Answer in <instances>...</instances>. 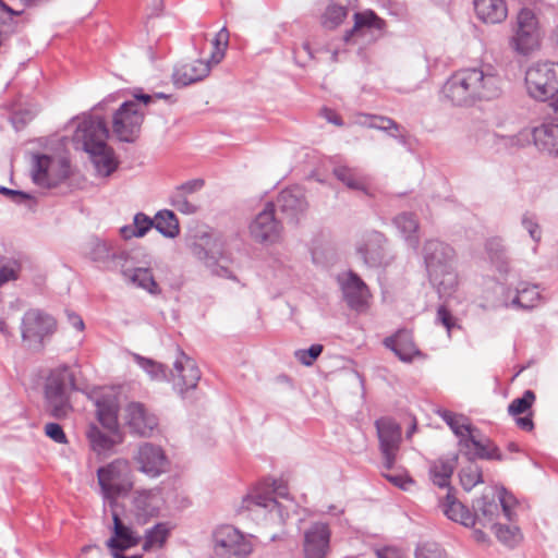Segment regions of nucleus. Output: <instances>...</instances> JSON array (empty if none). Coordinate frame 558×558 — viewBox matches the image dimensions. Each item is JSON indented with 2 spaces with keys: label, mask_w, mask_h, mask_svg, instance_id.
I'll return each instance as SVG.
<instances>
[{
  "label": "nucleus",
  "mask_w": 558,
  "mask_h": 558,
  "mask_svg": "<svg viewBox=\"0 0 558 558\" xmlns=\"http://www.w3.org/2000/svg\"><path fill=\"white\" fill-rule=\"evenodd\" d=\"M441 93L451 105L469 108L498 98L502 94V77L488 63L463 68L447 78Z\"/></svg>",
  "instance_id": "nucleus-1"
},
{
  "label": "nucleus",
  "mask_w": 558,
  "mask_h": 558,
  "mask_svg": "<svg viewBox=\"0 0 558 558\" xmlns=\"http://www.w3.org/2000/svg\"><path fill=\"white\" fill-rule=\"evenodd\" d=\"M109 130L100 117H86L76 126L73 142L89 155L97 174L109 177L118 168L114 151L107 145Z\"/></svg>",
  "instance_id": "nucleus-2"
},
{
  "label": "nucleus",
  "mask_w": 558,
  "mask_h": 558,
  "mask_svg": "<svg viewBox=\"0 0 558 558\" xmlns=\"http://www.w3.org/2000/svg\"><path fill=\"white\" fill-rule=\"evenodd\" d=\"M422 255L428 279L439 296L452 295L458 287L453 247L442 241L432 239L424 243Z\"/></svg>",
  "instance_id": "nucleus-3"
},
{
  "label": "nucleus",
  "mask_w": 558,
  "mask_h": 558,
  "mask_svg": "<svg viewBox=\"0 0 558 558\" xmlns=\"http://www.w3.org/2000/svg\"><path fill=\"white\" fill-rule=\"evenodd\" d=\"M244 505L250 511L262 512L271 522L280 524L296 509L287 485L281 481L257 486L244 499Z\"/></svg>",
  "instance_id": "nucleus-4"
},
{
  "label": "nucleus",
  "mask_w": 558,
  "mask_h": 558,
  "mask_svg": "<svg viewBox=\"0 0 558 558\" xmlns=\"http://www.w3.org/2000/svg\"><path fill=\"white\" fill-rule=\"evenodd\" d=\"M438 413L459 438L458 444L464 456L470 459L480 458L497 461L504 459L499 448L492 440L484 437L480 429L471 424L469 417L448 410Z\"/></svg>",
  "instance_id": "nucleus-5"
},
{
  "label": "nucleus",
  "mask_w": 558,
  "mask_h": 558,
  "mask_svg": "<svg viewBox=\"0 0 558 558\" xmlns=\"http://www.w3.org/2000/svg\"><path fill=\"white\" fill-rule=\"evenodd\" d=\"M525 84L531 97L548 101L558 111V63L537 62L525 74Z\"/></svg>",
  "instance_id": "nucleus-6"
},
{
  "label": "nucleus",
  "mask_w": 558,
  "mask_h": 558,
  "mask_svg": "<svg viewBox=\"0 0 558 558\" xmlns=\"http://www.w3.org/2000/svg\"><path fill=\"white\" fill-rule=\"evenodd\" d=\"M74 388V375L70 367L63 365L50 373L45 387V397L46 408L51 416L63 418L70 413L72 407L69 391Z\"/></svg>",
  "instance_id": "nucleus-7"
},
{
  "label": "nucleus",
  "mask_w": 558,
  "mask_h": 558,
  "mask_svg": "<svg viewBox=\"0 0 558 558\" xmlns=\"http://www.w3.org/2000/svg\"><path fill=\"white\" fill-rule=\"evenodd\" d=\"M541 40L542 28L536 14L531 9H521L508 39L509 48L519 56L527 57L539 49Z\"/></svg>",
  "instance_id": "nucleus-8"
},
{
  "label": "nucleus",
  "mask_w": 558,
  "mask_h": 558,
  "mask_svg": "<svg viewBox=\"0 0 558 558\" xmlns=\"http://www.w3.org/2000/svg\"><path fill=\"white\" fill-rule=\"evenodd\" d=\"M97 478L101 493L108 500L126 495L133 487L130 463L125 459H116L99 468Z\"/></svg>",
  "instance_id": "nucleus-9"
},
{
  "label": "nucleus",
  "mask_w": 558,
  "mask_h": 558,
  "mask_svg": "<svg viewBox=\"0 0 558 558\" xmlns=\"http://www.w3.org/2000/svg\"><path fill=\"white\" fill-rule=\"evenodd\" d=\"M216 554L225 558H243L253 550L251 536L232 525H221L214 532Z\"/></svg>",
  "instance_id": "nucleus-10"
},
{
  "label": "nucleus",
  "mask_w": 558,
  "mask_h": 558,
  "mask_svg": "<svg viewBox=\"0 0 558 558\" xmlns=\"http://www.w3.org/2000/svg\"><path fill=\"white\" fill-rule=\"evenodd\" d=\"M143 121L144 112L140 109L138 105L132 100L125 101L113 116V134L121 142L132 143L137 137Z\"/></svg>",
  "instance_id": "nucleus-11"
},
{
  "label": "nucleus",
  "mask_w": 558,
  "mask_h": 558,
  "mask_svg": "<svg viewBox=\"0 0 558 558\" xmlns=\"http://www.w3.org/2000/svg\"><path fill=\"white\" fill-rule=\"evenodd\" d=\"M379 440V450L383 454V466L392 469L401 444V427L390 417H380L375 422Z\"/></svg>",
  "instance_id": "nucleus-12"
},
{
  "label": "nucleus",
  "mask_w": 558,
  "mask_h": 558,
  "mask_svg": "<svg viewBox=\"0 0 558 558\" xmlns=\"http://www.w3.org/2000/svg\"><path fill=\"white\" fill-rule=\"evenodd\" d=\"M282 225L275 216V205L267 203L248 226L250 235L260 244H274L281 239Z\"/></svg>",
  "instance_id": "nucleus-13"
},
{
  "label": "nucleus",
  "mask_w": 558,
  "mask_h": 558,
  "mask_svg": "<svg viewBox=\"0 0 558 558\" xmlns=\"http://www.w3.org/2000/svg\"><path fill=\"white\" fill-rule=\"evenodd\" d=\"M133 461L140 472L153 478L169 469V460L163 449L151 442H142L133 454Z\"/></svg>",
  "instance_id": "nucleus-14"
},
{
  "label": "nucleus",
  "mask_w": 558,
  "mask_h": 558,
  "mask_svg": "<svg viewBox=\"0 0 558 558\" xmlns=\"http://www.w3.org/2000/svg\"><path fill=\"white\" fill-rule=\"evenodd\" d=\"M54 330V318L40 310L32 308L22 318L21 335L23 341H35L40 344L43 339Z\"/></svg>",
  "instance_id": "nucleus-15"
},
{
  "label": "nucleus",
  "mask_w": 558,
  "mask_h": 558,
  "mask_svg": "<svg viewBox=\"0 0 558 558\" xmlns=\"http://www.w3.org/2000/svg\"><path fill=\"white\" fill-rule=\"evenodd\" d=\"M123 420L130 433L141 437H150L158 426L157 416L141 402L126 404Z\"/></svg>",
  "instance_id": "nucleus-16"
},
{
  "label": "nucleus",
  "mask_w": 558,
  "mask_h": 558,
  "mask_svg": "<svg viewBox=\"0 0 558 558\" xmlns=\"http://www.w3.org/2000/svg\"><path fill=\"white\" fill-rule=\"evenodd\" d=\"M331 532L323 522L311 524L303 534V558H326L330 549Z\"/></svg>",
  "instance_id": "nucleus-17"
},
{
  "label": "nucleus",
  "mask_w": 558,
  "mask_h": 558,
  "mask_svg": "<svg viewBox=\"0 0 558 558\" xmlns=\"http://www.w3.org/2000/svg\"><path fill=\"white\" fill-rule=\"evenodd\" d=\"M199 379L201 372L196 363L180 351L169 379L172 381L173 389L183 395L185 391L195 389Z\"/></svg>",
  "instance_id": "nucleus-18"
},
{
  "label": "nucleus",
  "mask_w": 558,
  "mask_h": 558,
  "mask_svg": "<svg viewBox=\"0 0 558 558\" xmlns=\"http://www.w3.org/2000/svg\"><path fill=\"white\" fill-rule=\"evenodd\" d=\"M277 206L289 221L298 222L307 209L303 190L299 186L283 190L277 198Z\"/></svg>",
  "instance_id": "nucleus-19"
},
{
  "label": "nucleus",
  "mask_w": 558,
  "mask_h": 558,
  "mask_svg": "<svg viewBox=\"0 0 558 558\" xmlns=\"http://www.w3.org/2000/svg\"><path fill=\"white\" fill-rule=\"evenodd\" d=\"M343 296L348 305L355 311H363L371 298L368 287L354 272L347 274L345 279L341 282Z\"/></svg>",
  "instance_id": "nucleus-20"
},
{
  "label": "nucleus",
  "mask_w": 558,
  "mask_h": 558,
  "mask_svg": "<svg viewBox=\"0 0 558 558\" xmlns=\"http://www.w3.org/2000/svg\"><path fill=\"white\" fill-rule=\"evenodd\" d=\"M354 123L362 128L385 132L398 140L399 143L407 144V135L403 133V128L391 118L379 114L357 113L354 118Z\"/></svg>",
  "instance_id": "nucleus-21"
},
{
  "label": "nucleus",
  "mask_w": 558,
  "mask_h": 558,
  "mask_svg": "<svg viewBox=\"0 0 558 558\" xmlns=\"http://www.w3.org/2000/svg\"><path fill=\"white\" fill-rule=\"evenodd\" d=\"M206 245L208 248H204L201 244H194L192 247L193 254L205 263V265L209 268H211V272L219 277H226L231 278L232 274L231 271L225 267L219 266L217 264L218 259L222 257V242L218 239L214 240L213 242L208 238L206 240Z\"/></svg>",
  "instance_id": "nucleus-22"
},
{
  "label": "nucleus",
  "mask_w": 558,
  "mask_h": 558,
  "mask_svg": "<svg viewBox=\"0 0 558 558\" xmlns=\"http://www.w3.org/2000/svg\"><path fill=\"white\" fill-rule=\"evenodd\" d=\"M113 535L107 539L106 546L109 550H128L141 542V536L130 526L125 525L117 512H112Z\"/></svg>",
  "instance_id": "nucleus-23"
},
{
  "label": "nucleus",
  "mask_w": 558,
  "mask_h": 558,
  "mask_svg": "<svg viewBox=\"0 0 558 558\" xmlns=\"http://www.w3.org/2000/svg\"><path fill=\"white\" fill-rule=\"evenodd\" d=\"M210 72L209 62L194 60L192 62L178 65L172 74L173 84L177 86H187L202 81Z\"/></svg>",
  "instance_id": "nucleus-24"
},
{
  "label": "nucleus",
  "mask_w": 558,
  "mask_h": 558,
  "mask_svg": "<svg viewBox=\"0 0 558 558\" xmlns=\"http://www.w3.org/2000/svg\"><path fill=\"white\" fill-rule=\"evenodd\" d=\"M473 3L477 19L485 24H500L508 16L505 0H474Z\"/></svg>",
  "instance_id": "nucleus-25"
},
{
  "label": "nucleus",
  "mask_w": 558,
  "mask_h": 558,
  "mask_svg": "<svg viewBox=\"0 0 558 558\" xmlns=\"http://www.w3.org/2000/svg\"><path fill=\"white\" fill-rule=\"evenodd\" d=\"M86 437L90 449L97 454H107L112 448L122 441L120 432L117 434L102 432L98 426L92 424L86 430Z\"/></svg>",
  "instance_id": "nucleus-26"
},
{
  "label": "nucleus",
  "mask_w": 558,
  "mask_h": 558,
  "mask_svg": "<svg viewBox=\"0 0 558 558\" xmlns=\"http://www.w3.org/2000/svg\"><path fill=\"white\" fill-rule=\"evenodd\" d=\"M473 511L474 526L480 524L483 527H492L499 517V504L494 497L483 495L473 504Z\"/></svg>",
  "instance_id": "nucleus-27"
},
{
  "label": "nucleus",
  "mask_w": 558,
  "mask_h": 558,
  "mask_svg": "<svg viewBox=\"0 0 558 558\" xmlns=\"http://www.w3.org/2000/svg\"><path fill=\"white\" fill-rule=\"evenodd\" d=\"M384 343L403 362H411L420 354L411 333L407 330H400L395 336L386 338Z\"/></svg>",
  "instance_id": "nucleus-28"
},
{
  "label": "nucleus",
  "mask_w": 558,
  "mask_h": 558,
  "mask_svg": "<svg viewBox=\"0 0 558 558\" xmlns=\"http://www.w3.org/2000/svg\"><path fill=\"white\" fill-rule=\"evenodd\" d=\"M535 146L549 155L558 156V124L544 123L531 132Z\"/></svg>",
  "instance_id": "nucleus-29"
},
{
  "label": "nucleus",
  "mask_w": 558,
  "mask_h": 558,
  "mask_svg": "<svg viewBox=\"0 0 558 558\" xmlns=\"http://www.w3.org/2000/svg\"><path fill=\"white\" fill-rule=\"evenodd\" d=\"M458 463V453L440 457L429 465V475L433 483L441 488L449 487L451 475Z\"/></svg>",
  "instance_id": "nucleus-30"
},
{
  "label": "nucleus",
  "mask_w": 558,
  "mask_h": 558,
  "mask_svg": "<svg viewBox=\"0 0 558 558\" xmlns=\"http://www.w3.org/2000/svg\"><path fill=\"white\" fill-rule=\"evenodd\" d=\"M444 514L451 521L459 522L464 526H474V518L472 512L461 504L450 490L447 493L444 500L440 502Z\"/></svg>",
  "instance_id": "nucleus-31"
},
{
  "label": "nucleus",
  "mask_w": 558,
  "mask_h": 558,
  "mask_svg": "<svg viewBox=\"0 0 558 558\" xmlns=\"http://www.w3.org/2000/svg\"><path fill=\"white\" fill-rule=\"evenodd\" d=\"M384 242L385 236L383 233L373 232L369 234L367 242L359 247V252L367 265L378 267L385 263V254L383 250Z\"/></svg>",
  "instance_id": "nucleus-32"
},
{
  "label": "nucleus",
  "mask_w": 558,
  "mask_h": 558,
  "mask_svg": "<svg viewBox=\"0 0 558 558\" xmlns=\"http://www.w3.org/2000/svg\"><path fill=\"white\" fill-rule=\"evenodd\" d=\"M385 27V21L378 17L373 11H364L357 12L354 14V25L351 31H349L344 40L349 41L351 37L355 34L364 35L366 29H376L381 32Z\"/></svg>",
  "instance_id": "nucleus-33"
},
{
  "label": "nucleus",
  "mask_w": 558,
  "mask_h": 558,
  "mask_svg": "<svg viewBox=\"0 0 558 558\" xmlns=\"http://www.w3.org/2000/svg\"><path fill=\"white\" fill-rule=\"evenodd\" d=\"M88 255L92 260L100 264H107L114 258H122L123 252L117 253L110 242L95 238L87 244Z\"/></svg>",
  "instance_id": "nucleus-34"
},
{
  "label": "nucleus",
  "mask_w": 558,
  "mask_h": 558,
  "mask_svg": "<svg viewBox=\"0 0 558 558\" xmlns=\"http://www.w3.org/2000/svg\"><path fill=\"white\" fill-rule=\"evenodd\" d=\"M539 299L537 286L521 282L515 289V295L507 306L529 310L535 306Z\"/></svg>",
  "instance_id": "nucleus-35"
},
{
  "label": "nucleus",
  "mask_w": 558,
  "mask_h": 558,
  "mask_svg": "<svg viewBox=\"0 0 558 558\" xmlns=\"http://www.w3.org/2000/svg\"><path fill=\"white\" fill-rule=\"evenodd\" d=\"M97 417L100 424L112 434L119 432L118 405L113 401L98 400Z\"/></svg>",
  "instance_id": "nucleus-36"
},
{
  "label": "nucleus",
  "mask_w": 558,
  "mask_h": 558,
  "mask_svg": "<svg viewBox=\"0 0 558 558\" xmlns=\"http://www.w3.org/2000/svg\"><path fill=\"white\" fill-rule=\"evenodd\" d=\"M156 228L166 238H175L180 233V227L175 215L171 210H160L153 219Z\"/></svg>",
  "instance_id": "nucleus-37"
},
{
  "label": "nucleus",
  "mask_w": 558,
  "mask_h": 558,
  "mask_svg": "<svg viewBox=\"0 0 558 558\" xmlns=\"http://www.w3.org/2000/svg\"><path fill=\"white\" fill-rule=\"evenodd\" d=\"M393 222L409 244L416 248L418 239L415 233L418 229V221L414 215L409 213L400 214L395 218Z\"/></svg>",
  "instance_id": "nucleus-38"
},
{
  "label": "nucleus",
  "mask_w": 558,
  "mask_h": 558,
  "mask_svg": "<svg viewBox=\"0 0 558 558\" xmlns=\"http://www.w3.org/2000/svg\"><path fill=\"white\" fill-rule=\"evenodd\" d=\"M332 172L339 181L351 190H363L365 186L362 174L355 168L339 165L333 168Z\"/></svg>",
  "instance_id": "nucleus-39"
},
{
  "label": "nucleus",
  "mask_w": 558,
  "mask_h": 558,
  "mask_svg": "<svg viewBox=\"0 0 558 558\" xmlns=\"http://www.w3.org/2000/svg\"><path fill=\"white\" fill-rule=\"evenodd\" d=\"M51 163V157L47 155L36 156L33 169V180L36 184L45 187H50L54 184L49 174Z\"/></svg>",
  "instance_id": "nucleus-40"
},
{
  "label": "nucleus",
  "mask_w": 558,
  "mask_h": 558,
  "mask_svg": "<svg viewBox=\"0 0 558 558\" xmlns=\"http://www.w3.org/2000/svg\"><path fill=\"white\" fill-rule=\"evenodd\" d=\"M469 463L460 470L459 477L462 487L471 490L477 484L483 483L482 469L474 462L476 458H468Z\"/></svg>",
  "instance_id": "nucleus-41"
},
{
  "label": "nucleus",
  "mask_w": 558,
  "mask_h": 558,
  "mask_svg": "<svg viewBox=\"0 0 558 558\" xmlns=\"http://www.w3.org/2000/svg\"><path fill=\"white\" fill-rule=\"evenodd\" d=\"M169 532L170 530L166 523H157L146 531L143 549L149 551L154 547H162L168 538Z\"/></svg>",
  "instance_id": "nucleus-42"
},
{
  "label": "nucleus",
  "mask_w": 558,
  "mask_h": 558,
  "mask_svg": "<svg viewBox=\"0 0 558 558\" xmlns=\"http://www.w3.org/2000/svg\"><path fill=\"white\" fill-rule=\"evenodd\" d=\"M129 278L134 284L146 290L150 294L160 293V288L148 268H135Z\"/></svg>",
  "instance_id": "nucleus-43"
},
{
  "label": "nucleus",
  "mask_w": 558,
  "mask_h": 558,
  "mask_svg": "<svg viewBox=\"0 0 558 558\" xmlns=\"http://www.w3.org/2000/svg\"><path fill=\"white\" fill-rule=\"evenodd\" d=\"M154 221L143 213L134 216L133 226H125L121 229V233L125 239L131 236L142 238L150 230Z\"/></svg>",
  "instance_id": "nucleus-44"
},
{
  "label": "nucleus",
  "mask_w": 558,
  "mask_h": 558,
  "mask_svg": "<svg viewBox=\"0 0 558 558\" xmlns=\"http://www.w3.org/2000/svg\"><path fill=\"white\" fill-rule=\"evenodd\" d=\"M486 251L490 260L496 265L498 271L501 274H507L509 271V265L505 254V247L502 246L501 242L497 239L487 241Z\"/></svg>",
  "instance_id": "nucleus-45"
},
{
  "label": "nucleus",
  "mask_w": 558,
  "mask_h": 558,
  "mask_svg": "<svg viewBox=\"0 0 558 558\" xmlns=\"http://www.w3.org/2000/svg\"><path fill=\"white\" fill-rule=\"evenodd\" d=\"M133 357L137 365L143 368L153 380L168 379L163 364L158 363L151 359L141 356L138 354H134Z\"/></svg>",
  "instance_id": "nucleus-46"
},
{
  "label": "nucleus",
  "mask_w": 558,
  "mask_h": 558,
  "mask_svg": "<svg viewBox=\"0 0 558 558\" xmlns=\"http://www.w3.org/2000/svg\"><path fill=\"white\" fill-rule=\"evenodd\" d=\"M348 14L345 7L338 4H330L327 7L323 15V25L327 28H336L339 26Z\"/></svg>",
  "instance_id": "nucleus-47"
},
{
  "label": "nucleus",
  "mask_w": 558,
  "mask_h": 558,
  "mask_svg": "<svg viewBox=\"0 0 558 558\" xmlns=\"http://www.w3.org/2000/svg\"><path fill=\"white\" fill-rule=\"evenodd\" d=\"M535 401V393L532 390H525L521 398L512 400L508 407V413L511 416H518L527 412Z\"/></svg>",
  "instance_id": "nucleus-48"
},
{
  "label": "nucleus",
  "mask_w": 558,
  "mask_h": 558,
  "mask_svg": "<svg viewBox=\"0 0 558 558\" xmlns=\"http://www.w3.org/2000/svg\"><path fill=\"white\" fill-rule=\"evenodd\" d=\"M490 529L495 531L497 538L507 546L512 547L520 541V532L517 526L495 523V526H492Z\"/></svg>",
  "instance_id": "nucleus-49"
},
{
  "label": "nucleus",
  "mask_w": 558,
  "mask_h": 558,
  "mask_svg": "<svg viewBox=\"0 0 558 558\" xmlns=\"http://www.w3.org/2000/svg\"><path fill=\"white\" fill-rule=\"evenodd\" d=\"M229 41V32L226 27H222L216 35L213 44L215 50L211 52L210 62L218 64L225 57V50Z\"/></svg>",
  "instance_id": "nucleus-50"
},
{
  "label": "nucleus",
  "mask_w": 558,
  "mask_h": 558,
  "mask_svg": "<svg viewBox=\"0 0 558 558\" xmlns=\"http://www.w3.org/2000/svg\"><path fill=\"white\" fill-rule=\"evenodd\" d=\"M324 347L322 344H312L308 349L295 351V359L304 366H312L322 354Z\"/></svg>",
  "instance_id": "nucleus-51"
},
{
  "label": "nucleus",
  "mask_w": 558,
  "mask_h": 558,
  "mask_svg": "<svg viewBox=\"0 0 558 558\" xmlns=\"http://www.w3.org/2000/svg\"><path fill=\"white\" fill-rule=\"evenodd\" d=\"M521 223L523 228L529 232L530 236L535 242H539L542 238V230L538 225L537 218L534 214L526 211L522 215Z\"/></svg>",
  "instance_id": "nucleus-52"
},
{
  "label": "nucleus",
  "mask_w": 558,
  "mask_h": 558,
  "mask_svg": "<svg viewBox=\"0 0 558 558\" xmlns=\"http://www.w3.org/2000/svg\"><path fill=\"white\" fill-rule=\"evenodd\" d=\"M416 558H447L446 553L436 543L427 542L421 544L415 551Z\"/></svg>",
  "instance_id": "nucleus-53"
},
{
  "label": "nucleus",
  "mask_w": 558,
  "mask_h": 558,
  "mask_svg": "<svg viewBox=\"0 0 558 558\" xmlns=\"http://www.w3.org/2000/svg\"><path fill=\"white\" fill-rule=\"evenodd\" d=\"M171 204L177 208V210L184 215L195 214L199 209L198 204L190 201L189 197L182 196L181 194L172 193Z\"/></svg>",
  "instance_id": "nucleus-54"
},
{
  "label": "nucleus",
  "mask_w": 558,
  "mask_h": 558,
  "mask_svg": "<svg viewBox=\"0 0 558 558\" xmlns=\"http://www.w3.org/2000/svg\"><path fill=\"white\" fill-rule=\"evenodd\" d=\"M498 499L499 508L501 507L505 518L508 521H512L515 498L511 494L507 493L506 489L502 488L498 494Z\"/></svg>",
  "instance_id": "nucleus-55"
},
{
  "label": "nucleus",
  "mask_w": 558,
  "mask_h": 558,
  "mask_svg": "<svg viewBox=\"0 0 558 558\" xmlns=\"http://www.w3.org/2000/svg\"><path fill=\"white\" fill-rule=\"evenodd\" d=\"M204 184L205 182L203 179H193L178 186L173 193L189 197L190 195L201 191Z\"/></svg>",
  "instance_id": "nucleus-56"
},
{
  "label": "nucleus",
  "mask_w": 558,
  "mask_h": 558,
  "mask_svg": "<svg viewBox=\"0 0 558 558\" xmlns=\"http://www.w3.org/2000/svg\"><path fill=\"white\" fill-rule=\"evenodd\" d=\"M45 434L57 444H66V436L58 423H47Z\"/></svg>",
  "instance_id": "nucleus-57"
},
{
  "label": "nucleus",
  "mask_w": 558,
  "mask_h": 558,
  "mask_svg": "<svg viewBox=\"0 0 558 558\" xmlns=\"http://www.w3.org/2000/svg\"><path fill=\"white\" fill-rule=\"evenodd\" d=\"M20 266L16 262H10L0 268V287L17 278Z\"/></svg>",
  "instance_id": "nucleus-58"
},
{
  "label": "nucleus",
  "mask_w": 558,
  "mask_h": 558,
  "mask_svg": "<svg viewBox=\"0 0 558 558\" xmlns=\"http://www.w3.org/2000/svg\"><path fill=\"white\" fill-rule=\"evenodd\" d=\"M437 320L446 327L449 333L452 328L456 327V320L453 316L445 306H439L437 311Z\"/></svg>",
  "instance_id": "nucleus-59"
},
{
  "label": "nucleus",
  "mask_w": 558,
  "mask_h": 558,
  "mask_svg": "<svg viewBox=\"0 0 558 558\" xmlns=\"http://www.w3.org/2000/svg\"><path fill=\"white\" fill-rule=\"evenodd\" d=\"M0 194L10 197L13 202L19 204L31 198V195L25 192L11 190L5 186H0Z\"/></svg>",
  "instance_id": "nucleus-60"
},
{
  "label": "nucleus",
  "mask_w": 558,
  "mask_h": 558,
  "mask_svg": "<svg viewBox=\"0 0 558 558\" xmlns=\"http://www.w3.org/2000/svg\"><path fill=\"white\" fill-rule=\"evenodd\" d=\"M385 477L395 484L396 486L400 487L403 490H408L410 486L413 485V481L411 478H407L402 475H391V474H385Z\"/></svg>",
  "instance_id": "nucleus-61"
},
{
  "label": "nucleus",
  "mask_w": 558,
  "mask_h": 558,
  "mask_svg": "<svg viewBox=\"0 0 558 558\" xmlns=\"http://www.w3.org/2000/svg\"><path fill=\"white\" fill-rule=\"evenodd\" d=\"M68 323L77 331H83L85 328V324L80 315L72 311H65Z\"/></svg>",
  "instance_id": "nucleus-62"
},
{
  "label": "nucleus",
  "mask_w": 558,
  "mask_h": 558,
  "mask_svg": "<svg viewBox=\"0 0 558 558\" xmlns=\"http://www.w3.org/2000/svg\"><path fill=\"white\" fill-rule=\"evenodd\" d=\"M322 113H323L324 118L328 122H330V123H332V124H335L337 126H342L343 125L342 119L333 110L328 109V108H324L322 110Z\"/></svg>",
  "instance_id": "nucleus-63"
},
{
  "label": "nucleus",
  "mask_w": 558,
  "mask_h": 558,
  "mask_svg": "<svg viewBox=\"0 0 558 558\" xmlns=\"http://www.w3.org/2000/svg\"><path fill=\"white\" fill-rule=\"evenodd\" d=\"M376 556L377 558H401L400 551L391 547L376 550Z\"/></svg>",
  "instance_id": "nucleus-64"
}]
</instances>
